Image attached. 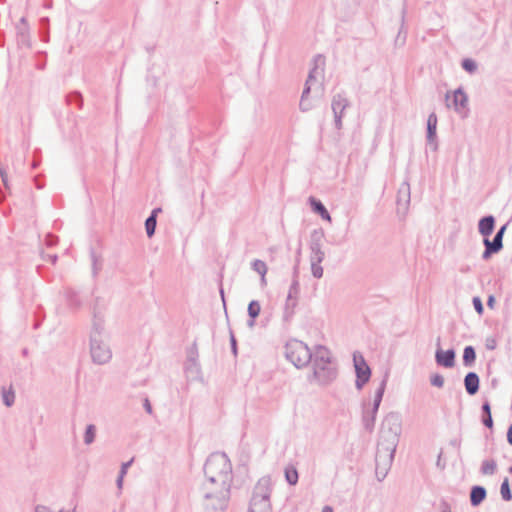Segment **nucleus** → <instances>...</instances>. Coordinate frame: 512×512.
I'll return each mask as SVG.
<instances>
[{"instance_id":"nucleus-5","label":"nucleus","mask_w":512,"mask_h":512,"mask_svg":"<svg viewBox=\"0 0 512 512\" xmlns=\"http://www.w3.org/2000/svg\"><path fill=\"white\" fill-rule=\"evenodd\" d=\"M505 231V226H503L498 233L496 234L494 240L490 242L488 239L484 240V244L486 246V250L483 253V258L487 259L490 257L491 253L498 252L502 248V238Z\"/></svg>"},{"instance_id":"nucleus-30","label":"nucleus","mask_w":512,"mask_h":512,"mask_svg":"<svg viewBox=\"0 0 512 512\" xmlns=\"http://www.w3.org/2000/svg\"><path fill=\"white\" fill-rule=\"evenodd\" d=\"M483 423L488 428H492L493 426V420L491 415H486V417L483 419Z\"/></svg>"},{"instance_id":"nucleus-41","label":"nucleus","mask_w":512,"mask_h":512,"mask_svg":"<svg viewBox=\"0 0 512 512\" xmlns=\"http://www.w3.org/2000/svg\"><path fill=\"white\" fill-rule=\"evenodd\" d=\"M337 105H338V103H337V102H334V104H333V109H334V110H336Z\"/></svg>"},{"instance_id":"nucleus-14","label":"nucleus","mask_w":512,"mask_h":512,"mask_svg":"<svg viewBox=\"0 0 512 512\" xmlns=\"http://www.w3.org/2000/svg\"><path fill=\"white\" fill-rule=\"evenodd\" d=\"M159 211H160V209L153 210L151 216L145 222L146 231H147V234L149 237H151L155 232L156 215Z\"/></svg>"},{"instance_id":"nucleus-28","label":"nucleus","mask_w":512,"mask_h":512,"mask_svg":"<svg viewBox=\"0 0 512 512\" xmlns=\"http://www.w3.org/2000/svg\"><path fill=\"white\" fill-rule=\"evenodd\" d=\"M431 383L432 385L434 386H437V387H442L443 384H444V378L441 376V375H434L432 376L431 378Z\"/></svg>"},{"instance_id":"nucleus-27","label":"nucleus","mask_w":512,"mask_h":512,"mask_svg":"<svg viewBox=\"0 0 512 512\" xmlns=\"http://www.w3.org/2000/svg\"><path fill=\"white\" fill-rule=\"evenodd\" d=\"M383 393H384V384H382L380 386V388L378 389L377 393H376V396H375V410L378 409L379 407V404L382 400V396H383Z\"/></svg>"},{"instance_id":"nucleus-26","label":"nucleus","mask_w":512,"mask_h":512,"mask_svg":"<svg viewBox=\"0 0 512 512\" xmlns=\"http://www.w3.org/2000/svg\"><path fill=\"white\" fill-rule=\"evenodd\" d=\"M316 355L320 356L322 360H325V362L330 361V355L329 351L326 348L320 347L317 349Z\"/></svg>"},{"instance_id":"nucleus-16","label":"nucleus","mask_w":512,"mask_h":512,"mask_svg":"<svg viewBox=\"0 0 512 512\" xmlns=\"http://www.w3.org/2000/svg\"><path fill=\"white\" fill-rule=\"evenodd\" d=\"M253 269L261 275L262 281L265 282V276L268 271L266 263L261 260H255L253 262Z\"/></svg>"},{"instance_id":"nucleus-13","label":"nucleus","mask_w":512,"mask_h":512,"mask_svg":"<svg viewBox=\"0 0 512 512\" xmlns=\"http://www.w3.org/2000/svg\"><path fill=\"white\" fill-rule=\"evenodd\" d=\"M486 497V491L483 487L476 486L470 494V501L473 506L479 505Z\"/></svg>"},{"instance_id":"nucleus-3","label":"nucleus","mask_w":512,"mask_h":512,"mask_svg":"<svg viewBox=\"0 0 512 512\" xmlns=\"http://www.w3.org/2000/svg\"><path fill=\"white\" fill-rule=\"evenodd\" d=\"M353 362L357 375L356 386L361 389L369 381L371 370L360 353H354Z\"/></svg>"},{"instance_id":"nucleus-29","label":"nucleus","mask_w":512,"mask_h":512,"mask_svg":"<svg viewBox=\"0 0 512 512\" xmlns=\"http://www.w3.org/2000/svg\"><path fill=\"white\" fill-rule=\"evenodd\" d=\"M473 304H474V307H475L476 311L479 314H482L483 313V305H482L481 300L478 297H475L473 299Z\"/></svg>"},{"instance_id":"nucleus-20","label":"nucleus","mask_w":512,"mask_h":512,"mask_svg":"<svg viewBox=\"0 0 512 512\" xmlns=\"http://www.w3.org/2000/svg\"><path fill=\"white\" fill-rule=\"evenodd\" d=\"M496 470V463L492 460H487L482 465V472L485 475H491Z\"/></svg>"},{"instance_id":"nucleus-18","label":"nucleus","mask_w":512,"mask_h":512,"mask_svg":"<svg viewBox=\"0 0 512 512\" xmlns=\"http://www.w3.org/2000/svg\"><path fill=\"white\" fill-rule=\"evenodd\" d=\"M261 311V306L257 301H251L248 306V314L252 319L258 317Z\"/></svg>"},{"instance_id":"nucleus-19","label":"nucleus","mask_w":512,"mask_h":512,"mask_svg":"<svg viewBox=\"0 0 512 512\" xmlns=\"http://www.w3.org/2000/svg\"><path fill=\"white\" fill-rule=\"evenodd\" d=\"M475 351L471 346L464 349L463 361L465 364H471L475 360Z\"/></svg>"},{"instance_id":"nucleus-32","label":"nucleus","mask_w":512,"mask_h":512,"mask_svg":"<svg viewBox=\"0 0 512 512\" xmlns=\"http://www.w3.org/2000/svg\"><path fill=\"white\" fill-rule=\"evenodd\" d=\"M130 464H131V461L122 464L121 472H120V474H122V476H125V474L127 473V469L130 466Z\"/></svg>"},{"instance_id":"nucleus-33","label":"nucleus","mask_w":512,"mask_h":512,"mask_svg":"<svg viewBox=\"0 0 512 512\" xmlns=\"http://www.w3.org/2000/svg\"><path fill=\"white\" fill-rule=\"evenodd\" d=\"M487 305L489 306V308L493 309L494 308V305H495V298L494 296H489L488 298V301H487Z\"/></svg>"},{"instance_id":"nucleus-22","label":"nucleus","mask_w":512,"mask_h":512,"mask_svg":"<svg viewBox=\"0 0 512 512\" xmlns=\"http://www.w3.org/2000/svg\"><path fill=\"white\" fill-rule=\"evenodd\" d=\"M501 495H502L503 499H505V500L511 499V492H510L509 483H508L507 479L501 485Z\"/></svg>"},{"instance_id":"nucleus-2","label":"nucleus","mask_w":512,"mask_h":512,"mask_svg":"<svg viewBox=\"0 0 512 512\" xmlns=\"http://www.w3.org/2000/svg\"><path fill=\"white\" fill-rule=\"evenodd\" d=\"M287 358L296 366L302 367L311 360V353L307 345L301 341H292L287 345Z\"/></svg>"},{"instance_id":"nucleus-6","label":"nucleus","mask_w":512,"mask_h":512,"mask_svg":"<svg viewBox=\"0 0 512 512\" xmlns=\"http://www.w3.org/2000/svg\"><path fill=\"white\" fill-rule=\"evenodd\" d=\"M92 358L96 363H106L111 358L109 349L101 343H94L91 348Z\"/></svg>"},{"instance_id":"nucleus-36","label":"nucleus","mask_w":512,"mask_h":512,"mask_svg":"<svg viewBox=\"0 0 512 512\" xmlns=\"http://www.w3.org/2000/svg\"><path fill=\"white\" fill-rule=\"evenodd\" d=\"M145 408H146L148 413L152 412L151 404H150V402L147 399L145 400Z\"/></svg>"},{"instance_id":"nucleus-1","label":"nucleus","mask_w":512,"mask_h":512,"mask_svg":"<svg viewBox=\"0 0 512 512\" xmlns=\"http://www.w3.org/2000/svg\"><path fill=\"white\" fill-rule=\"evenodd\" d=\"M205 476L211 484H216L218 491L226 489L230 473L231 463L225 454L211 455L205 464Z\"/></svg>"},{"instance_id":"nucleus-11","label":"nucleus","mask_w":512,"mask_h":512,"mask_svg":"<svg viewBox=\"0 0 512 512\" xmlns=\"http://www.w3.org/2000/svg\"><path fill=\"white\" fill-rule=\"evenodd\" d=\"M310 204L315 213L319 214L322 217V219H324L328 222H331L330 214L328 213L327 209L324 207V205L320 201L311 197Z\"/></svg>"},{"instance_id":"nucleus-7","label":"nucleus","mask_w":512,"mask_h":512,"mask_svg":"<svg viewBox=\"0 0 512 512\" xmlns=\"http://www.w3.org/2000/svg\"><path fill=\"white\" fill-rule=\"evenodd\" d=\"M455 354L453 350H438L436 353V361L438 364L450 368L454 366Z\"/></svg>"},{"instance_id":"nucleus-17","label":"nucleus","mask_w":512,"mask_h":512,"mask_svg":"<svg viewBox=\"0 0 512 512\" xmlns=\"http://www.w3.org/2000/svg\"><path fill=\"white\" fill-rule=\"evenodd\" d=\"M428 126V136L432 138L436 133L437 127V116L435 114H430L427 121Z\"/></svg>"},{"instance_id":"nucleus-4","label":"nucleus","mask_w":512,"mask_h":512,"mask_svg":"<svg viewBox=\"0 0 512 512\" xmlns=\"http://www.w3.org/2000/svg\"><path fill=\"white\" fill-rule=\"evenodd\" d=\"M467 100L466 94L460 89L446 94V105L448 108L461 110L466 107Z\"/></svg>"},{"instance_id":"nucleus-31","label":"nucleus","mask_w":512,"mask_h":512,"mask_svg":"<svg viewBox=\"0 0 512 512\" xmlns=\"http://www.w3.org/2000/svg\"><path fill=\"white\" fill-rule=\"evenodd\" d=\"M298 293V287H297V284L293 285L290 292H289V296L288 298L291 299L292 297H296Z\"/></svg>"},{"instance_id":"nucleus-39","label":"nucleus","mask_w":512,"mask_h":512,"mask_svg":"<svg viewBox=\"0 0 512 512\" xmlns=\"http://www.w3.org/2000/svg\"><path fill=\"white\" fill-rule=\"evenodd\" d=\"M322 512H333V509L330 506H325Z\"/></svg>"},{"instance_id":"nucleus-38","label":"nucleus","mask_w":512,"mask_h":512,"mask_svg":"<svg viewBox=\"0 0 512 512\" xmlns=\"http://www.w3.org/2000/svg\"><path fill=\"white\" fill-rule=\"evenodd\" d=\"M36 512H48V511H47L46 507L40 506V507L37 508Z\"/></svg>"},{"instance_id":"nucleus-10","label":"nucleus","mask_w":512,"mask_h":512,"mask_svg":"<svg viewBox=\"0 0 512 512\" xmlns=\"http://www.w3.org/2000/svg\"><path fill=\"white\" fill-rule=\"evenodd\" d=\"M249 512H270V503L268 497H263L261 500L253 498Z\"/></svg>"},{"instance_id":"nucleus-24","label":"nucleus","mask_w":512,"mask_h":512,"mask_svg":"<svg viewBox=\"0 0 512 512\" xmlns=\"http://www.w3.org/2000/svg\"><path fill=\"white\" fill-rule=\"evenodd\" d=\"M462 66L466 71H468L470 73H472L476 70V63L471 59H465L462 62Z\"/></svg>"},{"instance_id":"nucleus-34","label":"nucleus","mask_w":512,"mask_h":512,"mask_svg":"<svg viewBox=\"0 0 512 512\" xmlns=\"http://www.w3.org/2000/svg\"><path fill=\"white\" fill-rule=\"evenodd\" d=\"M507 440L512 445V424L510 425L507 432Z\"/></svg>"},{"instance_id":"nucleus-25","label":"nucleus","mask_w":512,"mask_h":512,"mask_svg":"<svg viewBox=\"0 0 512 512\" xmlns=\"http://www.w3.org/2000/svg\"><path fill=\"white\" fill-rule=\"evenodd\" d=\"M312 79H313V75L310 74L309 78H308V81H307L308 86L304 90L303 96H302V100H301V106H302L303 109H308V107L305 106V99H306V97H307V95L309 93V90H310L309 84L311 83Z\"/></svg>"},{"instance_id":"nucleus-8","label":"nucleus","mask_w":512,"mask_h":512,"mask_svg":"<svg viewBox=\"0 0 512 512\" xmlns=\"http://www.w3.org/2000/svg\"><path fill=\"white\" fill-rule=\"evenodd\" d=\"M323 259L324 252L317 249L314 253L311 265L312 274L316 278H321L323 276V267L321 266V262L323 261Z\"/></svg>"},{"instance_id":"nucleus-9","label":"nucleus","mask_w":512,"mask_h":512,"mask_svg":"<svg viewBox=\"0 0 512 512\" xmlns=\"http://www.w3.org/2000/svg\"><path fill=\"white\" fill-rule=\"evenodd\" d=\"M465 388L471 395L475 394L479 388V378L477 374L471 372L465 377Z\"/></svg>"},{"instance_id":"nucleus-23","label":"nucleus","mask_w":512,"mask_h":512,"mask_svg":"<svg viewBox=\"0 0 512 512\" xmlns=\"http://www.w3.org/2000/svg\"><path fill=\"white\" fill-rule=\"evenodd\" d=\"M95 437V427L93 425H89L87 427L86 433H85V442L87 444H90L93 442Z\"/></svg>"},{"instance_id":"nucleus-35","label":"nucleus","mask_w":512,"mask_h":512,"mask_svg":"<svg viewBox=\"0 0 512 512\" xmlns=\"http://www.w3.org/2000/svg\"><path fill=\"white\" fill-rule=\"evenodd\" d=\"M483 410H484V412L486 413V415H491V409H490V405H489V403H485V404L483 405Z\"/></svg>"},{"instance_id":"nucleus-40","label":"nucleus","mask_w":512,"mask_h":512,"mask_svg":"<svg viewBox=\"0 0 512 512\" xmlns=\"http://www.w3.org/2000/svg\"><path fill=\"white\" fill-rule=\"evenodd\" d=\"M0 173H1V176H2V179H3V182L6 184V175H5V173L2 170H0Z\"/></svg>"},{"instance_id":"nucleus-37","label":"nucleus","mask_w":512,"mask_h":512,"mask_svg":"<svg viewBox=\"0 0 512 512\" xmlns=\"http://www.w3.org/2000/svg\"><path fill=\"white\" fill-rule=\"evenodd\" d=\"M123 479H124V476H122V474L119 475V478L117 480V483H118V487L121 488L122 487V484H123Z\"/></svg>"},{"instance_id":"nucleus-15","label":"nucleus","mask_w":512,"mask_h":512,"mask_svg":"<svg viewBox=\"0 0 512 512\" xmlns=\"http://www.w3.org/2000/svg\"><path fill=\"white\" fill-rule=\"evenodd\" d=\"M285 478L289 484L295 485L298 482L297 470L292 466L287 467L285 469Z\"/></svg>"},{"instance_id":"nucleus-12","label":"nucleus","mask_w":512,"mask_h":512,"mask_svg":"<svg viewBox=\"0 0 512 512\" xmlns=\"http://www.w3.org/2000/svg\"><path fill=\"white\" fill-rule=\"evenodd\" d=\"M494 229V218L492 216L485 217L479 222V231L484 236H489Z\"/></svg>"},{"instance_id":"nucleus-21","label":"nucleus","mask_w":512,"mask_h":512,"mask_svg":"<svg viewBox=\"0 0 512 512\" xmlns=\"http://www.w3.org/2000/svg\"><path fill=\"white\" fill-rule=\"evenodd\" d=\"M3 401L7 406H11L15 399L14 391L10 388L9 390H3L2 392Z\"/></svg>"}]
</instances>
